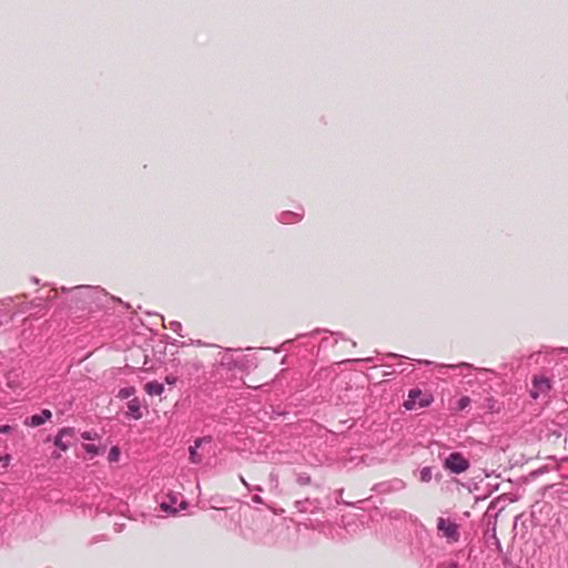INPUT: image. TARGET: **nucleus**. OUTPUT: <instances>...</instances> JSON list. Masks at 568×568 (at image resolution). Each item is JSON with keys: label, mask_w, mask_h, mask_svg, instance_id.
<instances>
[{"label": "nucleus", "mask_w": 568, "mask_h": 568, "mask_svg": "<svg viewBox=\"0 0 568 568\" xmlns=\"http://www.w3.org/2000/svg\"><path fill=\"white\" fill-rule=\"evenodd\" d=\"M11 462V455L6 454L4 456H0V463L2 464V468L7 469Z\"/></svg>", "instance_id": "a878e982"}, {"label": "nucleus", "mask_w": 568, "mask_h": 568, "mask_svg": "<svg viewBox=\"0 0 568 568\" xmlns=\"http://www.w3.org/2000/svg\"><path fill=\"white\" fill-rule=\"evenodd\" d=\"M310 504V500L306 498L304 500H297L295 503L296 505V508L300 510V511H306L307 510V507L306 505Z\"/></svg>", "instance_id": "393cba45"}, {"label": "nucleus", "mask_w": 568, "mask_h": 568, "mask_svg": "<svg viewBox=\"0 0 568 568\" xmlns=\"http://www.w3.org/2000/svg\"><path fill=\"white\" fill-rule=\"evenodd\" d=\"M217 362L222 367H225L227 371H233L235 368L242 367V359L236 358L233 355L232 349H227L223 353H220V359Z\"/></svg>", "instance_id": "0eeeda50"}, {"label": "nucleus", "mask_w": 568, "mask_h": 568, "mask_svg": "<svg viewBox=\"0 0 568 568\" xmlns=\"http://www.w3.org/2000/svg\"><path fill=\"white\" fill-rule=\"evenodd\" d=\"M81 437L84 440H94L95 438H98V434L94 432H83L81 434Z\"/></svg>", "instance_id": "b1692460"}, {"label": "nucleus", "mask_w": 568, "mask_h": 568, "mask_svg": "<svg viewBox=\"0 0 568 568\" xmlns=\"http://www.w3.org/2000/svg\"><path fill=\"white\" fill-rule=\"evenodd\" d=\"M128 415L136 420L143 417L142 404L138 397H133L128 402Z\"/></svg>", "instance_id": "9d476101"}, {"label": "nucleus", "mask_w": 568, "mask_h": 568, "mask_svg": "<svg viewBox=\"0 0 568 568\" xmlns=\"http://www.w3.org/2000/svg\"><path fill=\"white\" fill-rule=\"evenodd\" d=\"M253 489H254V490H257V491H262V487H260V486H256V487H254Z\"/></svg>", "instance_id": "e433bc0d"}, {"label": "nucleus", "mask_w": 568, "mask_h": 568, "mask_svg": "<svg viewBox=\"0 0 568 568\" xmlns=\"http://www.w3.org/2000/svg\"><path fill=\"white\" fill-rule=\"evenodd\" d=\"M83 448L91 457L100 454L99 447L95 446L94 444H84Z\"/></svg>", "instance_id": "6ab92c4d"}, {"label": "nucleus", "mask_w": 568, "mask_h": 568, "mask_svg": "<svg viewBox=\"0 0 568 568\" xmlns=\"http://www.w3.org/2000/svg\"><path fill=\"white\" fill-rule=\"evenodd\" d=\"M170 501H162L160 507L163 511L170 513V514H176L178 509L173 507V505L176 503L175 496H169Z\"/></svg>", "instance_id": "ddd939ff"}, {"label": "nucleus", "mask_w": 568, "mask_h": 568, "mask_svg": "<svg viewBox=\"0 0 568 568\" xmlns=\"http://www.w3.org/2000/svg\"><path fill=\"white\" fill-rule=\"evenodd\" d=\"M470 404V398L468 396H463L457 402V410H464Z\"/></svg>", "instance_id": "aec40b11"}, {"label": "nucleus", "mask_w": 568, "mask_h": 568, "mask_svg": "<svg viewBox=\"0 0 568 568\" xmlns=\"http://www.w3.org/2000/svg\"><path fill=\"white\" fill-rule=\"evenodd\" d=\"M420 364H424V365H434L435 363L434 362H430V361H418Z\"/></svg>", "instance_id": "2f4dec72"}, {"label": "nucleus", "mask_w": 568, "mask_h": 568, "mask_svg": "<svg viewBox=\"0 0 568 568\" xmlns=\"http://www.w3.org/2000/svg\"><path fill=\"white\" fill-rule=\"evenodd\" d=\"M74 436V429L71 427H63L59 430L54 438V446L62 452H67L71 446V438Z\"/></svg>", "instance_id": "39448f33"}, {"label": "nucleus", "mask_w": 568, "mask_h": 568, "mask_svg": "<svg viewBox=\"0 0 568 568\" xmlns=\"http://www.w3.org/2000/svg\"><path fill=\"white\" fill-rule=\"evenodd\" d=\"M296 481L301 486L310 485L312 483V478L308 474L302 473L297 475Z\"/></svg>", "instance_id": "a211bd4d"}, {"label": "nucleus", "mask_w": 568, "mask_h": 568, "mask_svg": "<svg viewBox=\"0 0 568 568\" xmlns=\"http://www.w3.org/2000/svg\"><path fill=\"white\" fill-rule=\"evenodd\" d=\"M443 467L452 474L459 475L469 469L470 463L462 453H450L443 462Z\"/></svg>", "instance_id": "f03ea898"}, {"label": "nucleus", "mask_w": 568, "mask_h": 568, "mask_svg": "<svg viewBox=\"0 0 568 568\" xmlns=\"http://www.w3.org/2000/svg\"><path fill=\"white\" fill-rule=\"evenodd\" d=\"M119 455H120V450L116 446L112 447L109 452V460L110 462H115L118 460L119 458Z\"/></svg>", "instance_id": "5701e85b"}, {"label": "nucleus", "mask_w": 568, "mask_h": 568, "mask_svg": "<svg viewBox=\"0 0 568 568\" xmlns=\"http://www.w3.org/2000/svg\"><path fill=\"white\" fill-rule=\"evenodd\" d=\"M31 281H32V283H34V284H39V278H37V277H32V278H31Z\"/></svg>", "instance_id": "f704fd0d"}, {"label": "nucleus", "mask_w": 568, "mask_h": 568, "mask_svg": "<svg viewBox=\"0 0 568 568\" xmlns=\"http://www.w3.org/2000/svg\"><path fill=\"white\" fill-rule=\"evenodd\" d=\"M550 389V383L542 376H534L532 388L530 389V396L537 399L541 393H546Z\"/></svg>", "instance_id": "6e6552de"}, {"label": "nucleus", "mask_w": 568, "mask_h": 568, "mask_svg": "<svg viewBox=\"0 0 568 568\" xmlns=\"http://www.w3.org/2000/svg\"><path fill=\"white\" fill-rule=\"evenodd\" d=\"M405 488V483L399 478H394L388 481L378 483L374 486V490L378 494H387L392 491H399Z\"/></svg>", "instance_id": "423d86ee"}, {"label": "nucleus", "mask_w": 568, "mask_h": 568, "mask_svg": "<svg viewBox=\"0 0 568 568\" xmlns=\"http://www.w3.org/2000/svg\"><path fill=\"white\" fill-rule=\"evenodd\" d=\"M211 442H212V436H203V437L196 438L194 440V445H195V447L200 448L204 443L209 444Z\"/></svg>", "instance_id": "4be33fe9"}, {"label": "nucleus", "mask_w": 568, "mask_h": 568, "mask_svg": "<svg viewBox=\"0 0 568 568\" xmlns=\"http://www.w3.org/2000/svg\"><path fill=\"white\" fill-rule=\"evenodd\" d=\"M252 500H253V503H255V504H263V503H264V501H263V499H262V497H261L260 495H254V496L252 497Z\"/></svg>", "instance_id": "c85d7f7f"}, {"label": "nucleus", "mask_w": 568, "mask_h": 568, "mask_svg": "<svg viewBox=\"0 0 568 568\" xmlns=\"http://www.w3.org/2000/svg\"><path fill=\"white\" fill-rule=\"evenodd\" d=\"M174 381H175L174 378L166 377V382L170 384L174 383Z\"/></svg>", "instance_id": "c9c22d12"}, {"label": "nucleus", "mask_w": 568, "mask_h": 568, "mask_svg": "<svg viewBox=\"0 0 568 568\" xmlns=\"http://www.w3.org/2000/svg\"><path fill=\"white\" fill-rule=\"evenodd\" d=\"M240 479H241L242 484H243L246 488L252 489V488L250 487V485L247 484V481H246L242 476H240Z\"/></svg>", "instance_id": "7c9ffc66"}, {"label": "nucleus", "mask_w": 568, "mask_h": 568, "mask_svg": "<svg viewBox=\"0 0 568 568\" xmlns=\"http://www.w3.org/2000/svg\"><path fill=\"white\" fill-rule=\"evenodd\" d=\"M437 530L440 532L442 537L447 539L448 542H457L459 540V526L450 519L438 517Z\"/></svg>", "instance_id": "20e7f679"}, {"label": "nucleus", "mask_w": 568, "mask_h": 568, "mask_svg": "<svg viewBox=\"0 0 568 568\" xmlns=\"http://www.w3.org/2000/svg\"><path fill=\"white\" fill-rule=\"evenodd\" d=\"M52 413L49 409H42L39 414H34L30 417H27L24 424L30 427H38L43 425L45 422L51 419Z\"/></svg>", "instance_id": "1a4fd4ad"}, {"label": "nucleus", "mask_w": 568, "mask_h": 568, "mask_svg": "<svg viewBox=\"0 0 568 568\" xmlns=\"http://www.w3.org/2000/svg\"><path fill=\"white\" fill-rule=\"evenodd\" d=\"M134 394H135V387L129 386V387L121 388L118 393V397L121 399H128L131 396H133Z\"/></svg>", "instance_id": "dca6fc26"}, {"label": "nucleus", "mask_w": 568, "mask_h": 568, "mask_svg": "<svg viewBox=\"0 0 568 568\" xmlns=\"http://www.w3.org/2000/svg\"><path fill=\"white\" fill-rule=\"evenodd\" d=\"M433 478L432 467L426 466L420 469V480L423 483H429Z\"/></svg>", "instance_id": "f3484780"}, {"label": "nucleus", "mask_w": 568, "mask_h": 568, "mask_svg": "<svg viewBox=\"0 0 568 568\" xmlns=\"http://www.w3.org/2000/svg\"><path fill=\"white\" fill-rule=\"evenodd\" d=\"M170 328H171L173 332H175V333L180 334V332L182 331V324H181L180 322L172 321V322L170 323Z\"/></svg>", "instance_id": "bb28decb"}, {"label": "nucleus", "mask_w": 568, "mask_h": 568, "mask_svg": "<svg viewBox=\"0 0 568 568\" xmlns=\"http://www.w3.org/2000/svg\"><path fill=\"white\" fill-rule=\"evenodd\" d=\"M270 480H271L272 483H274L275 485H277V483H278L277 475H276V474H274V473H271V474H270Z\"/></svg>", "instance_id": "c756f323"}, {"label": "nucleus", "mask_w": 568, "mask_h": 568, "mask_svg": "<svg viewBox=\"0 0 568 568\" xmlns=\"http://www.w3.org/2000/svg\"><path fill=\"white\" fill-rule=\"evenodd\" d=\"M144 390L151 396L161 395L164 392V385L156 381L148 382L144 385Z\"/></svg>", "instance_id": "f8f14e48"}, {"label": "nucleus", "mask_w": 568, "mask_h": 568, "mask_svg": "<svg viewBox=\"0 0 568 568\" xmlns=\"http://www.w3.org/2000/svg\"><path fill=\"white\" fill-rule=\"evenodd\" d=\"M354 361H355V362H371V361H372V358H369V357H368V358H364V359H354Z\"/></svg>", "instance_id": "72a5a7b5"}, {"label": "nucleus", "mask_w": 568, "mask_h": 568, "mask_svg": "<svg viewBox=\"0 0 568 568\" xmlns=\"http://www.w3.org/2000/svg\"><path fill=\"white\" fill-rule=\"evenodd\" d=\"M388 356H389V357H394V358H395V357H397L398 355H397V354H393V353H390Z\"/></svg>", "instance_id": "4c0bfd02"}, {"label": "nucleus", "mask_w": 568, "mask_h": 568, "mask_svg": "<svg viewBox=\"0 0 568 568\" xmlns=\"http://www.w3.org/2000/svg\"><path fill=\"white\" fill-rule=\"evenodd\" d=\"M195 343L196 345H203L201 341H196Z\"/></svg>", "instance_id": "58836bf2"}, {"label": "nucleus", "mask_w": 568, "mask_h": 568, "mask_svg": "<svg viewBox=\"0 0 568 568\" xmlns=\"http://www.w3.org/2000/svg\"><path fill=\"white\" fill-rule=\"evenodd\" d=\"M437 568H460L459 561L455 557H450L446 560L440 561Z\"/></svg>", "instance_id": "4468645a"}, {"label": "nucleus", "mask_w": 568, "mask_h": 568, "mask_svg": "<svg viewBox=\"0 0 568 568\" xmlns=\"http://www.w3.org/2000/svg\"><path fill=\"white\" fill-rule=\"evenodd\" d=\"M433 396L424 395L419 388H412L408 392L407 399L404 403L406 409L412 410L416 407L424 408L432 404Z\"/></svg>", "instance_id": "7ed1b4c3"}, {"label": "nucleus", "mask_w": 568, "mask_h": 568, "mask_svg": "<svg viewBox=\"0 0 568 568\" xmlns=\"http://www.w3.org/2000/svg\"><path fill=\"white\" fill-rule=\"evenodd\" d=\"M439 367H448V368H460V367H465V368H469V369H473L474 368V365L473 364H469V363H466V362H462V363H458V364H452V365H444V364H440Z\"/></svg>", "instance_id": "412c9836"}, {"label": "nucleus", "mask_w": 568, "mask_h": 568, "mask_svg": "<svg viewBox=\"0 0 568 568\" xmlns=\"http://www.w3.org/2000/svg\"><path fill=\"white\" fill-rule=\"evenodd\" d=\"M61 291L71 294L69 306L77 310H92L93 306L100 307L103 304V300L108 298L106 292L98 286L79 285L70 290L62 286Z\"/></svg>", "instance_id": "f257e3e1"}, {"label": "nucleus", "mask_w": 568, "mask_h": 568, "mask_svg": "<svg viewBox=\"0 0 568 568\" xmlns=\"http://www.w3.org/2000/svg\"><path fill=\"white\" fill-rule=\"evenodd\" d=\"M199 447H195V445L190 446L189 454H190V462L192 464H200L202 462V456L197 453Z\"/></svg>", "instance_id": "2eb2a0df"}, {"label": "nucleus", "mask_w": 568, "mask_h": 568, "mask_svg": "<svg viewBox=\"0 0 568 568\" xmlns=\"http://www.w3.org/2000/svg\"><path fill=\"white\" fill-rule=\"evenodd\" d=\"M302 217H303L302 213L284 211L278 215L277 220L282 224H293V223L300 222L302 220Z\"/></svg>", "instance_id": "9b49d317"}, {"label": "nucleus", "mask_w": 568, "mask_h": 568, "mask_svg": "<svg viewBox=\"0 0 568 568\" xmlns=\"http://www.w3.org/2000/svg\"><path fill=\"white\" fill-rule=\"evenodd\" d=\"M12 432V427L10 425H0V434H9Z\"/></svg>", "instance_id": "cd10ccee"}, {"label": "nucleus", "mask_w": 568, "mask_h": 568, "mask_svg": "<svg viewBox=\"0 0 568 568\" xmlns=\"http://www.w3.org/2000/svg\"><path fill=\"white\" fill-rule=\"evenodd\" d=\"M187 507V503L185 500H182L180 503V509H185Z\"/></svg>", "instance_id": "473e14b6"}]
</instances>
